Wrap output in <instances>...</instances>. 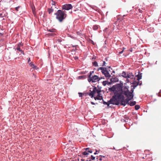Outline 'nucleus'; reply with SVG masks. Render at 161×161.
<instances>
[{"instance_id":"412c9836","label":"nucleus","mask_w":161,"mask_h":161,"mask_svg":"<svg viewBox=\"0 0 161 161\" xmlns=\"http://www.w3.org/2000/svg\"><path fill=\"white\" fill-rule=\"evenodd\" d=\"M104 69H103V70L102 71H101V72H102V73L103 75H104L105 74V73L106 72L108 71L107 70L106 68L104 67Z\"/></svg>"},{"instance_id":"aec40b11","label":"nucleus","mask_w":161,"mask_h":161,"mask_svg":"<svg viewBox=\"0 0 161 161\" xmlns=\"http://www.w3.org/2000/svg\"><path fill=\"white\" fill-rule=\"evenodd\" d=\"M94 73V71H90L87 77V79H89L90 78L92 77V75Z\"/></svg>"},{"instance_id":"e433bc0d","label":"nucleus","mask_w":161,"mask_h":161,"mask_svg":"<svg viewBox=\"0 0 161 161\" xmlns=\"http://www.w3.org/2000/svg\"><path fill=\"white\" fill-rule=\"evenodd\" d=\"M32 68L34 69H37V67L34 65L32 67Z\"/></svg>"},{"instance_id":"a878e982","label":"nucleus","mask_w":161,"mask_h":161,"mask_svg":"<svg viewBox=\"0 0 161 161\" xmlns=\"http://www.w3.org/2000/svg\"><path fill=\"white\" fill-rule=\"evenodd\" d=\"M82 154L83 155H86V157L87 156V155H88V153L87 151H84L82 153Z\"/></svg>"},{"instance_id":"393cba45","label":"nucleus","mask_w":161,"mask_h":161,"mask_svg":"<svg viewBox=\"0 0 161 161\" xmlns=\"http://www.w3.org/2000/svg\"><path fill=\"white\" fill-rule=\"evenodd\" d=\"M140 107L139 105H136L135 106V109L136 110H137L140 108Z\"/></svg>"},{"instance_id":"b1692460","label":"nucleus","mask_w":161,"mask_h":161,"mask_svg":"<svg viewBox=\"0 0 161 161\" xmlns=\"http://www.w3.org/2000/svg\"><path fill=\"white\" fill-rule=\"evenodd\" d=\"M98 28V26L97 25H94L93 26V29L94 30H97Z\"/></svg>"},{"instance_id":"4be33fe9","label":"nucleus","mask_w":161,"mask_h":161,"mask_svg":"<svg viewBox=\"0 0 161 161\" xmlns=\"http://www.w3.org/2000/svg\"><path fill=\"white\" fill-rule=\"evenodd\" d=\"M87 94L89 96H91V97L92 98L94 97L93 95V93L92 91H91V92L90 93H87Z\"/></svg>"},{"instance_id":"58836bf2","label":"nucleus","mask_w":161,"mask_h":161,"mask_svg":"<svg viewBox=\"0 0 161 161\" xmlns=\"http://www.w3.org/2000/svg\"><path fill=\"white\" fill-rule=\"evenodd\" d=\"M79 96L80 97H81L82 96V93L79 92Z\"/></svg>"},{"instance_id":"a19ab883","label":"nucleus","mask_w":161,"mask_h":161,"mask_svg":"<svg viewBox=\"0 0 161 161\" xmlns=\"http://www.w3.org/2000/svg\"><path fill=\"white\" fill-rule=\"evenodd\" d=\"M105 64H106L105 62V61H103V64H102V66H105Z\"/></svg>"},{"instance_id":"423d86ee","label":"nucleus","mask_w":161,"mask_h":161,"mask_svg":"<svg viewBox=\"0 0 161 161\" xmlns=\"http://www.w3.org/2000/svg\"><path fill=\"white\" fill-rule=\"evenodd\" d=\"M23 44L21 43H19L16 46V48L15 49V50H17L21 52V53L23 55H24V52L20 48V46H23Z\"/></svg>"},{"instance_id":"c9c22d12","label":"nucleus","mask_w":161,"mask_h":161,"mask_svg":"<svg viewBox=\"0 0 161 161\" xmlns=\"http://www.w3.org/2000/svg\"><path fill=\"white\" fill-rule=\"evenodd\" d=\"M104 67H100L98 68L97 70H101L102 71L103 70V69H104Z\"/></svg>"},{"instance_id":"473e14b6","label":"nucleus","mask_w":161,"mask_h":161,"mask_svg":"<svg viewBox=\"0 0 161 161\" xmlns=\"http://www.w3.org/2000/svg\"><path fill=\"white\" fill-rule=\"evenodd\" d=\"M95 100H100V99L99 98H98L97 96L95 97H93Z\"/></svg>"},{"instance_id":"37998d69","label":"nucleus","mask_w":161,"mask_h":161,"mask_svg":"<svg viewBox=\"0 0 161 161\" xmlns=\"http://www.w3.org/2000/svg\"><path fill=\"white\" fill-rule=\"evenodd\" d=\"M31 61V59H30V58H29L28 60V63H30V62Z\"/></svg>"},{"instance_id":"20e7f679","label":"nucleus","mask_w":161,"mask_h":161,"mask_svg":"<svg viewBox=\"0 0 161 161\" xmlns=\"http://www.w3.org/2000/svg\"><path fill=\"white\" fill-rule=\"evenodd\" d=\"M88 81L89 82H90L92 81V82H95L99 81L100 80V78L96 75L92 76L89 79H87Z\"/></svg>"},{"instance_id":"2f4dec72","label":"nucleus","mask_w":161,"mask_h":161,"mask_svg":"<svg viewBox=\"0 0 161 161\" xmlns=\"http://www.w3.org/2000/svg\"><path fill=\"white\" fill-rule=\"evenodd\" d=\"M101 92V90L100 89L99 90L97 89V94H99H99H100Z\"/></svg>"},{"instance_id":"39448f33","label":"nucleus","mask_w":161,"mask_h":161,"mask_svg":"<svg viewBox=\"0 0 161 161\" xmlns=\"http://www.w3.org/2000/svg\"><path fill=\"white\" fill-rule=\"evenodd\" d=\"M73 7L70 4H65L62 6V9L65 10H68L72 8Z\"/></svg>"},{"instance_id":"4468645a","label":"nucleus","mask_w":161,"mask_h":161,"mask_svg":"<svg viewBox=\"0 0 161 161\" xmlns=\"http://www.w3.org/2000/svg\"><path fill=\"white\" fill-rule=\"evenodd\" d=\"M92 92H93V97H94L95 94H96V93H97V87L94 86L93 88V90H92Z\"/></svg>"},{"instance_id":"603ef678","label":"nucleus","mask_w":161,"mask_h":161,"mask_svg":"<svg viewBox=\"0 0 161 161\" xmlns=\"http://www.w3.org/2000/svg\"><path fill=\"white\" fill-rule=\"evenodd\" d=\"M76 46V45H74V46L72 45V47H75Z\"/></svg>"},{"instance_id":"bb28decb","label":"nucleus","mask_w":161,"mask_h":161,"mask_svg":"<svg viewBox=\"0 0 161 161\" xmlns=\"http://www.w3.org/2000/svg\"><path fill=\"white\" fill-rule=\"evenodd\" d=\"M97 97L98 98H99L100 99V100L102 99H103V98L102 97V94L101 93L99 94H99H97Z\"/></svg>"},{"instance_id":"f257e3e1","label":"nucleus","mask_w":161,"mask_h":161,"mask_svg":"<svg viewBox=\"0 0 161 161\" xmlns=\"http://www.w3.org/2000/svg\"><path fill=\"white\" fill-rule=\"evenodd\" d=\"M108 90L114 94L111 100L113 105H118L120 103L121 105L125 106L127 104H129V101L133 99V96H129L128 95L127 96L125 95L123 93L119 91L116 90L113 91L111 87L109 88Z\"/></svg>"},{"instance_id":"6e6d98bb","label":"nucleus","mask_w":161,"mask_h":161,"mask_svg":"<svg viewBox=\"0 0 161 161\" xmlns=\"http://www.w3.org/2000/svg\"><path fill=\"white\" fill-rule=\"evenodd\" d=\"M96 58V57H93V59H95Z\"/></svg>"},{"instance_id":"5701e85b","label":"nucleus","mask_w":161,"mask_h":161,"mask_svg":"<svg viewBox=\"0 0 161 161\" xmlns=\"http://www.w3.org/2000/svg\"><path fill=\"white\" fill-rule=\"evenodd\" d=\"M93 65L95 67H98V66L97 63L96 61L93 62Z\"/></svg>"},{"instance_id":"f03ea898","label":"nucleus","mask_w":161,"mask_h":161,"mask_svg":"<svg viewBox=\"0 0 161 161\" xmlns=\"http://www.w3.org/2000/svg\"><path fill=\"white\" fill-rule=\"evenodd\" d=\"M129 87L128 86H123L122 83H117L116 85H113L111 87V89H113V91H115L116 90L118 91H119L123 93L125 95H131L134 97V94H133L134 90L132 89L130 91L129 90Z\"/></svg>"},{"instance_id":"e2e57ef3","label":"nucleus","mask_w":161,"mask_h":161,"mask_svg":"<svg viewBox=\"0 0 161 161\" xmlns=\"http://www.w3.org/2000/svg\"><path fill=\"white\" fill-rule=\"evenodd\" d=\"M157 61L155 63L156 64L157 63Z\"/></svg>"},{"instance_id":"09e8293b","label":"nucleus","mask_w":161,"mask_h":161,"mask_svg":"<svg viewBox=\"0 0 161 161\" xmlns=\"http://www.w3.org/2000/svg\"><path fill=\"white\" fill-rule=\"evenodd\" d=\"M115 73V71H112V73H111V74L112 75H113V73Z\"/></svg>"},{"instance_id":"a211bd4d","label":"nucleus","mask_w":161,"mask_h":161,"mask_svg":"<svg viewBox=\"0 0 161 161\" xmlns=\"http://www.w3.org/2000/svg\"><path fill=\"white\" fill-rule=\"evenodd\" d=\"M136 103V102L135 101H134L132 102H130L129 104L130 106H132L135 105Z\"/></svg>"},{"instance_id":"3c124183","label":"nucleus","mask_w":161,"mask_h":161,"mask_svg":"<svg viewBox=\"0 0 161 161\" xmlns=\"http://www.w3.org/2000/svg\"><path fill=\"white\" fill-rule=\"evenodd\" d=\"M100 80H101V79H104V77L103 78V77H100Z\"/></svg>"},{"instance_id":"2eb2a0df","label":"nucleus","mask_w":161,"mask_h":161,"mask_svg":"<svg viewBox=\"0 0 161 161\" xmlns=\"http://www.w3.org/2000/svg\"><path fill=\"white\" fill-rule=\"evenodd\" d=\"M48 11L49 14H51L53 11L54 10L52 7H51L50 8H48Z\"/></svg>"},{"instance_id":"c03bdc74","label":"nucleus","mask_w":161,"mask_h":161,"mask_svg":"<svg viewBox=\"0 0 161 161\" xmlns=\"http://www.w3.org/2000/svg\"><path fill=\"white\" fill-rule=\"evenodd\" d=\"M91 104H92V105H95V103L94 102H91Z\"/></svg>"},{"instance_id":"49530a36","label":"nucleus","mask_w":161,"mask_h":161,"mask_svg":"<svg viewBox=\"0 0 161 161\" xmlns=\"http://www.w3.org/2000/svg\"><path fill=\"white\" fill-rule=\"evenodd\" d=\"M97 150H96V152H95V153H94V155H96V154H97Z\"/></svg>"},{"instance_id":"9d476101","label":"nucleus","mask_w":161,"mask_h":161,"mask_svg":"<svg viewBox=\"0 0 161 161\" xmlns=\"http://www.w3.org/2000/svg\"><path fill=\"white\" fill-rule=\"evenodd\" d=\"M132 84V85L131 86V87L135 89L139 85V82L135 81L133 82Z\"/></svg>"},{"instance_id":"7c9ffc66","label":"nucleus","mask_w":161,"mask_h":161,"mask_svg":"<svg viewBox=\"0 0 161 161\" xmlns=\"http://www.w3.org/2000/svg\"><path fill=\"white\" fill-rule=\"evenodd\" d=\"M20 7H20V6H18V7H15V10L16 11H19V8H20Z\"/></svg>"},{"instance_id":"0eeeda50","label":"nucleus","mask_w":161,"mask_h":161,"mask_svg":"<svg viewBox=\"0 0 161 161\" xmlns=\"http://www.w3.org/2000/svg\"><path fill=\"white\" fill-rule=\"evenodd\" d=\"M135 75H133L132 72H127V74L126 79L131 78L132 79H135Z\"/></svg>"},{"instance_id":"4c0bfd02","label":"nucleus","mask_w":161,"mask_h":161,"mask_svg":"<svg viewBox=\"0 0 161 161\" xmlns=\"http://www.w3.org/2000/svg\"><path fill=\"white\" fill-rule=\"evenodd\" d=\"M91 159L92 160H94L95 159V157L94 156H93V155L91 156Z\"/></svg>"},{"instance_id":"de8ad7c7","label":"nucleus","mask_w":161,"mask_h":161,"mask_svg":"<svg viewBox=\"0 0 161 161\" xmlns=\"http://www.w3.org/2000/svg\"><path fill=\"white\" fill-rule=\"evenodd\" d=\"M100 156L101 157V158H102V157H103V158H104L105 157V156H102V155H100Z\"/></svg>"},{"instance_id":"c85d7f7f","label":"nucleus","mask_w":161,"mask_h":161,"mask_svg":"<svg viewBox=\"0 0 161 161\" xmlns=\"http://www.w3.org/2000/svg\"><path fill=\"white\" fill-rule=\"evenodd\" d=\"M144 9H143L142 8H139V9H138V11H139V12L140 13H143V12H144Z\"/></svg>"},{"instance_id":"c756f323","label":"nucleus","mask_w":161,"mask_h":161,"mask_svg":"<svg viewBox=\"0 0 161 161\" xmlns=\"http://www.w3.org/2000/svg\"><path fill=\"white\" fill-rule=\"evenodd\" d=\"M48 35L49 36H55L56 35V34L54 33H49L48 34Z\"/></svg>"},{"instance_id":"8fccbe9b","label":"nucleus","mask_w":161,"mask_h":161,"mask_svg":"<svg viewBox=\"0 0 161 161\" xmlns=\"http://www.w3.org/2000/svg\"><path fill=\"white\" fill-rule=\"evenodd\" d=\"M99 160H100V161H101L102 160V158H99Z\"/></svg>"},{"instance_id":"680f3d73","label":"nucleus","mask_w":161,"mask_h":161,"mask_svg":"<svg viewBox=\"0 0 161 161\" xmlns=\"http://www.w3.org/2000/svg\"><path fill=\"white\" fill-rule=\"evenodd\" d=\"M89 161H92L91 160H90Z\"/></svg>"},{"instance_id":"a18cd8bd","label":"nucleus","mask_w":161,"mask_h":161,"mask_svg":"<svg viewBox=\"0 0 161 161\" xmlns=\"http://www.w3.org/2000/svg\"><path fill=\"white\" fill-rule=\"evenodd\" d=\"M77 34H78V35H80V34H81V33H80L79 32H77Z\"/></svg>"},{"instance_id":"79ce46f5","label":"nucleus","mask_w":161,"mask_h":161,"mask_svg":"<svg viewBox=\"0 0 161 161\" xmlns=\"http://www.w3.org/2000/svg\"><path fill=\"white\" fill-rule=\"evenodd\" d=\"M3 17V14H0V17L2 18Z\"/></svg>"},{"instance_id":"13d9d810","label":"nucleus","mask_w":161,"mask_h":161,"mask_svg":"<svg viewBox=\"0 0 161 161\" xmlns=\"http://www.w3.org/2000/svg\"><path fill=\"white\" fill-rule=\"evenodd\" d=\"M142 85V83H140V84H139V85Z\"/></svg>"},{"instance_id":"72a5a7b5","label":"nucleus","mask_w":161,"mask_h":161,"mask_svg":"<svg viewBox=\"0 0 161 161\" xmlns=\"http://www.w3.org/2000/svg\"><path fill=\"white\" fill-rule=\"evenodd\" d=\"M28 64H29L30 66H31V67L34 65L32 62H30Z\"/></svg>"},{"instance_id":"9b49d317","label":"nucleus","mask_w":161,"mask_h":161,"mask_svg":"<svg viewBox=\"0 0 161 161\" xmlns=\"http://www.w3.org/2000/svg\"><path fill=\"white\" fill-rule=\"evenodd\" d=\"M104 75H105V77L108 79H109L111 77V75L109 74L108 71L105 73Z\"/></svg>"},{"instance_id":"4d7b16f0","label":"nucleus","mask_w":161,"mask_h":161,"mask_svg":"<svg viewBox=\"0 0 161 161\" xmlns=\"http://www.w3.org/2000/svg\"><path fill=\"white\" fill-rule=\"evenodd\" d=\"M108 67V68H111L110 66H109V67Z\"/></svg>"},{"instance_id":"bf43d9fd","label":"nucleus","mask_w":161,"mask_h":161,"mask_svg":"<svg viewBox=\"0 0 161 161\" xmlns=\"http://www.w3.org/2000/svg\"><path fill=\"white\" fill-rule=\"evenodd\" d=\"M126 16V15H123V16Z\"/></svg>"},{"instance_id":"1a4fd4ad","label":"nucleus","mask_w":161,"mask_h":161,"mask_svg":"<svg viewBox=\"0 0 161 161\" xmlns=\"http://www.w3.org/2000/svg\"><path fill=\"white\" fill-rule=\"evenodd\" d=\"M110 80L111 82H116L119 81V79L116 77H112Z\"/></svg>"},{"instance_id":"f3484780","label":"nucleus","mask_w":161,"mask_h":161,"mask_svg":"<svg viewBox=\"0 0 161 161\" xmlns=\"http://www.w3.org/2000/svg\"><path fill=\"white\" fill-rule=\"evenodd\" d=\"M127 73L125 72V71H123L122 73V75L121 76H123V77L126 78H127Z\"/></svg>"},{"instance_id":"5fc2aeb1","label":"nucleus","mask_w":161,"mask_h":161,"mask_svg":"<svg viewBox=\"0 0 161 161\" xmlns=\"http://www.w3.org/2000/svg\"><path fill=\"white\" fill-rule=\"evenodd\" d=\"M3 35V33H0V35Z\"/></svg>"},{"instance_id":"6ab92c4d","label":"nucleus","mask_w":161,"mask_h":161,"mask_svg":"<svg viewBox=\"0 0 161 161\" xmlns=\"http://www.w3.org/2000/svg\"><path fill=\"white\" fill-rule=\"evenodd\" d=\"M78 77V79H85L86 78V76L85 75H83L79 76Z\"/></svg>"},{"instance_id":"864d4df0","label":"nucleus","mask_w":161,"mask_h":161,"mask_svg":"<svg viewBox=\"0 0 161 161\" xmlns=\"http://www.w3.org/2000/svg\"><path fill=\"white\" fill-rule=\"evenodd\" d=\"M32 11H33V14H34V13H35V11L33 9H32Z\"/></svg>"},{"instance_id":"f8f14e48","label":"nucleus","mask_w":161,"mask_h":161,"mask_svg":"<svg viewBox=\"0 0 161 161\" xmlns=\"http://www.w3.org/2000/svg\"><path fill=\"white\" fill-rule=\"evenodd\" d=\"M142 73H140V72H138V74L136 75V76L137 77V80H141L142 78Z\"/></svg>"},{"instance_id":"dca6fc26","label":"nucleus","mask_w":161,"mask_h":161,"mask_svg":"<svg viewBox=\"0 0 161 161\" xmlns=\"http://www.w3.org/2000/svg\"><path fill=\"white\" fill-rule=\"evenodd\" d=\"M47 31L51 32H55L56 31V30L55 29H47Z\"/></svg>"},{"instance_id":"7ed1b4c3","label":"nucleus","mask_w":161,"mask_h":161,"mask_svg":"<svg viewBox=\"0 0 161 161\" xmlns=\"http://www.w3.org/2000/svg\"><path fill=\"white\" fill-rule=\"evenodd\" d=\"M66 12L61 10H58L57 12L54 14L56 15V19L60 22H62L66 18L67 14Z\"/></svg>"},{"instance_id":"6e6552de","label":"nucleus","mask_w":161,"mask_h":161,"mask_svg":"<svg viewBox=\"0 0 161 161\" xmlns=\"http://www.w3.org/2000/svg\"><path fill=\"white\" fill-rule=\"evenodd\" d=\"M112 99V98H111L110 99V100L108 101V102H106L105 101H104L103 100V104H104V105H107L108 108H109V104H112V101H111V99Z\"/></svg>"},{"instance_id":"ddd939ff","label":"nucleus","mask_w":161,"mask_h":161,"mask_svg":"<svg viewBox=\"0 0 161 161\" xmlns=\"http://www.w3.org/2000/svg\"><path fill=\"white\" fill-rule=\"evenodd\" d=\"M85 149L86 151L88 153H92V150L90 148H85Z\"/></svg>"},{"instance_id":"f704fd0d","label":"nucleus","mask_w":161,"mask_h":161,"mask_svg":"<svg viewBox=\"0 0 161 161\" xmlns=\"http://www.w3.org/2000/svg\"><path fill=\"white\" fill-rule=\"evenodd\" d=\"M57 42H58L60 43L62 41V40H61V39L59 38V39H57Z\"/></svg>"},{"instance_id":"ea45409f","label":"nucleus","mask_w":161,"mask_h":161,"mask_svg":"<svg viewBox=\"0 0 161 161\" xmlns=\"http://www.w3.org/2000/svg\"><path fill=\"white\" fill-rule=\"evenodd\" d=\"M123 49L122 51H121L119 53V54H122L123 53V52H124V49H125V48H124V47H123Z\"/></svg>"},{"instance_id":"052dcab7","label":"nucleus","mask_w":161,"mask_h":161,"mask_svg":"<svg viewBox=\"0 0 161 161\" xmlns=\"http://www.w3.org/2000/svg\"><path fill=\"white\" fill-rule=\"evenodd\" d=\"M55 5V4H52V5Z\"/></svg>"},{"instance_id":"0e129e2a","label":"nucleus","mask_w":161,"mask_h":161,"mask_svg":"<svg viewBox=\"0 0 161 161\" xmlns=\"http://www.w3.org/2000/svg\"><path fill=\"white\" fill-rule=\"evenodd\" d=\"M86 161H88V160H86Z\"/></svg>"},{"instance_id":"cd10ccee","label":"nucleus","mask_w":161,"mask_h":161,"mask_svg":"<svg viewBox=\"0 0 161 161\" xmlns=\"http://www.w3.org/2000/svg\"><path fill=\"white\" fill-rule=\"evenodd\" d=\"M108 82V81H106V80L105 81H103V85L104 86H105Z\"/></svg>"}]
</instances>
